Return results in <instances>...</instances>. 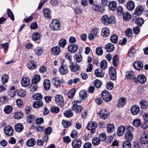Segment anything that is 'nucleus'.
Instances as JSON below:
<instances>
[{
	"mask_svg": "<svg viewBox=\"0 0 148 148\" xmlns=\"http://www.w3.org/2000/svg\"><path fill=\"white\" fill-rule=\"evenodd\" d=\"M70 63L69 67L72 72H75L79 70V66L76 63H73L72 62Z\"/></svg>",
	"mask_w": 148,
	"mask_h": 148,
	"instance_id": "nucleus-18",
	"label": "nucleus"
},
{
	"mask_svg": "<svg viewBox=\"0 0 148 148\" xmlns=\"http://www.w3.org/2000/svg\"><path fill=\"white\" fill-rule=\"evenodd\" d=\"M52 82L54 85L57 87H59L60 86V82L58 80V78L56 77L52 79Z\"/></svg>",
	"mask_w": 148,
	"mask_h": 148,
	"instance_id": "nucleus-41",
	"label": "nucleus"
},
{
	"mask_svg": "<svg viewBox=\"0 0 148 148\" xmlns=\"http://www.w3.org/2000/svg\"><path fill=\"white\" fill-rule=\"evenodd\" d=\"M139 111L140 107L138 105H136L132 106L131 109V113L133 115H137Z\"/></svg>",
	"mask_w": 148,
	"mask_h": 148,
	"instance_id": "nucleus-13",
	"label": "nucleus"
},
{
	"mask_svg": "<svg viewBox=\"0 0 148 148\" xmlns=\"http://www.w3.org/2000/svg\"><path fill=\"white\" fill-rule=\"evenodd\" d=\"M52 131V127H49L45 129V134L46 135H49L51 133Z\"/></svg>",
	"mask_w": 148,
	"mask_h": 148,
	"instance_id": "nucleus-61",
	"label": "nucleus"
},
{
	"mask_svg": "<svg viewBox=\"0 0 148 148\" xmlns=\"http://www.w3.org/2000/svg\"><path fill=\"white\" fill-rule=\"evenodd\" d=\"M66 44V41L64 39L60 40L59 42V45L62 48H64Z\"/></svg>",
	"mask_w": 148,
	"mask_h": 148,
	"instance_id": "nucleus-50",
	"label": "nucleus"
},
{
	"mask_svg": "<svg viewBox=\"0 0 148 148\" xmlns=\"http://www.w3.org/2000/svg\"><path fill=\"white\" fill-rule=\"evenodd\" d=\"M87 91L82 90L79 92V96L81 98L85 99L87 97Z\"/></svg>",
	"mask_w": 148,
	"mask_h": 148,
	"instance_id": "nucleus-38",
	"label": "nucleus"
},
{
	"mask_svg": "<svg viewBox=\"0 0 148 148\" xmlns=\"http://www.w3.org/2000/svg\"><path fill=\"white\" fill-rule=\"evenodd\" d=\"M147 78L146 77L142 74L139 75L137 77V78H134L133 79V81L136 83L137 82L140 84H143L145 83L146 81Z\"/></svg>",
	"mask_w": 148,
	"mask_h": 148,
	"instance_id": "nucleus-3",
	"label": "nucleus"
},
{
	"mask_svg": "<svg viewBox=\"0 0 148 148\" xmlns=\"http://www.w3.org/2000/svg\"><path fill=\"white\" fill-rule=\"evenodd\" d=\"M36 143L35 140L33 138H31L29 139L27 142V145L28 147L33 146Z\"/></svg>",
	"mask_w": 148,
	"mask_h": 148,
	"instance_id": "nucleus-33",
	"label": "nucleus"
},
{
	"mask_svg": "<svg viewBox=\"0 0 148 148\" xmlns=\"http://www.w3.org/2000/svg\"><path fill=\"white\" fill-rule=\"evenodd\" d=\"M127 9L129 10H133L135 8L134 2L132 1H129L127 4Z\"/></svg>",
	"mask_w": 148,
	"mask_h": 148,
	"instance_id": "nucleus-25",
	"label": "nucleus"
},
{
	"mask_svg": "<svg viewBox=\"0 0 148 148\" xmlns=\"http://www.w3.org/2000/svg\"><path fill=\"white\" fill-rule=\"evenodd\" d=\"M76 92V90L75 89H72L70 91L68 94V96L69 98L70 99L72 98L74 96L75 93Z\"/></svg>",
	"mask_w": 148,
	"mask_h": 148,
	"instance_id": "nucleus-48",
	"label": "nucleus"
},
{
	"mask_svg": "<svg viewBox=\"0 0 148 148\" xmlns=\"http://www.w3.org/2000/svg\"><path fill=\"white\" fill-rule=\"evenodd\" d=\"M40 80V76L38 75L34 76L32 79V82L33 84H37Z\"/></svg>",
	"mask_w": 148,
	"mask_h": 148,
	"instance_id": "nucleus-37",
	"label": "nucleus"
},
{
	"mask_svg": "<svg viewBox=\"0 0 148 148\" xmlns=\"http://www.w3.org/2000/svg\"><path fill=\"white\" fill-rule=\"evenodd\" d=\"M133 66L134 68L138 71L141 70L143 68V63L140 61L134 62V63Z\"/></svg>",
	"mask_w": 148,
	"mask_h": 148,
	"instance_id": "nucleus-12",
	"label": "nucleus"
},
{
	"mask_svg": "<svg viewBox=\"0 0 148 148\" xmlns=\"http://www.w3.org/2000/svg\"><path fill=\"white\" fill-rule=\"evenodd\" d=\"M100 118L103 119H106L109 116V113L106 109L101 110L99 113Z\"/></svg>",
	"mask_w": 148,
	"mask_h": 148,
	"instance_id": "nucleus-7",
	"label": "nucleus"
},
{
	"mask_svg": "<svg viewBox=\"0 0 148 148\" xmlns=\"http://www.w3.org/2000/svg\"><path fill=\"white\" fill-rule=\"evenodd\" d=\"M133 124L135 127H139L141 125V122L139 119H136L134 120Z\"/></svg>",
	"mask_w": 148,
	"mask_h": 148,
	"instance_id": "nucleus-54",
	"label": "nucleus"
},
{
	"mask_svg": "<svg viewBox=\"0 0 148 148\" xmlns=\"http://www.w3.org/2000/svg\"><path fill=\"white\" fill-rule=\"evenodd\" d=\"M126 104V99L124 97H122L119 100L117 103V106L119 108L121 107Z\"/></svg>",
	"mask_w": 148,
	"mask_h": 148,
	"instance_id": "nucleus-31",
	"label": "nucleus"
},
{
	"mask_svg": "<svg viewBox=\"0 0 148 148\" xmlns=\"http://www.w3.org/2000/svg\"><path fill=\"white\" fill-rule=\"evenodd\" d=\"M122 14L123 15V19L125 21L129 20L131 18V16L128 12H125Z\"/></svg>",
	"mask_w": 148,
	"mask_h": 148,
	"instance_id": "nucleus-52",
	"label": "nucleus"
},
{
	"mask_svg": "<svg viewBox=\"0 0 148 148\" xmlns=\"http://www.w3.org/2000/svg\"><path fill=\"white\" fill-rule=\"evenodd\" d=\"M107 66V62L106 60H102L100 63V67L103 69H105Z\"/></svg>",
	"mask_w": 148,
	"mask_h": 148,
	"instance_id": "nucleus-56",
	"label": "nucleus"
},
{
	"mask_svg": "<svg viewBox=\"0 0 148 148\" xmlns=\"http://www.w3.org/2000/svg\"><path fill=\"white\" fill-rule=\"evenodd\" d=\"M97 127V124L95 122L91 121L89 122L86 128L88 130L91 131L92 133L93 134L95 132L94 130Z\"/></svg>",
	"mask_w": 148,
	"mask_h": 148,
	"instance_id": "nucleus-4",
	"label": "nucleus"
},
{
	"mask_svg": "<svg viewBox=\"0 0 148 148\" xmlns=\"http://www.w3.org/2000/svg\"><path fill=\"white\" fill-rule=\"evenodd\" d=\"M23 125L20 123L17 124L15 126V130L18 132H20L23 131Z\"/></svg>",
	"mask_w": 148,
	"mask_h": 148,
	"instance_id": "nucleus-36",
	"label": "nucleus"
},
{
	"mask_svg": "<svg viewBox=\"0 0 148 148\" xmlns=\"http://www.w3.org/2000/svg\"><path fill=\"white\" fill-rule=\"evenodd\" d=\"M12 107L10 105H8L5 107L4 110L6 114H9L12 112Z\"/></svg>",
	"mask_w": 148,
	"mask_h": 148,
	"instance_id": "nucleus-45",
	"label": "nucleus"
},
{
	"mask_svg": "<svg viewBox=\"0 0 148 148\" xmlns=\"http://www.w3.org/2000/svg\"><path fill=\"white\" fill-rule=\"evenodd\" d=\"M109 74L112 80H114L116 79V72L115 69L113 67H110V68Z\"/></svg>",
	"mask_w": 148,
	"mask_h": 148,
	"instance_id": "nucleus-10",
	"label": "nucleus"
},
{
	"mask_svg": "<svg viewBox=\"0 0 148 148\" xmlns=\"http://www.w3.org/2000/svg\"><path fill=\"white\" fill-rule=\"evenodd\" d=\"M110 39L111 41L114 43H117L118 41V38L115 34L112 35L110 37Z\"/></svg>",
	"mask_w": 148,
	"mask_h": 148,
	"instance_id": "nucleus-55",
	"label": "nucleus"
},
{
	"mask_svg": "<svg viewBox=\"0 0 148 148\" xmlns=\"http://www.w3.org/2000/svg\"><path fill=\"white\" fill-rule=\"evenodd\" d=\"M40 36L38 32H35L32 35V38L34 41H36L40 39Z\"/></svg>",
	"mask_w": 148,
	"mask_h": 148,
	"instance_id": "nucleus-42",
	"label": "nucleus"
},
{
	"mask_svg": "<svg viewBox=\"0 0 148 148\" xmlns=\"http://www.w3.org/2000/svg\"><path fill=\"white\" fill-rule=\"evenodd\" d=\"M105 48L106 51L109 52L113 51L115 48L114 45L111 43L108 44L105 46Z\"/></svg>",
	"mask_w": 148,
	"mask_h": 148,
	"instance_id": "nucleus-20",
	"label": "nucleus"
},
{
	"mask_svg": "<svg viewBox=\"0 0 148 148\" xmlns=\"http://www.w3.org/2000/svg\"><path fill=\"white\" fill-rule=\"evenodd\" d=\"M8 15L9 17H10L12 20H14V16L12 11L9 9L7 10Z\"/></svg>",
	"mask_w": 148,
	"mask_h": 148,
	"instance_id": "nucleus-59",
	"label": "nucleus"
},
{
	"mask_svg": "<svg viewBox=\"0 0 148 148\" xmlns=\"http://www.w3.org/2000/svg\"><path fill=\"white\" fill-rule=\"evenodd\" d=\"M100 141L99 138L95 137L92 139V143L93 145L97 146L100 144Z\"/></svg>",
	"mask_w": 148,
	"mask_h": 148,
	"instance_id": "nucleus-46",
	"label": "nucleus"
},
{
	"mask_svg": "<svg viewBox=\"0 0 148 148\" xmlns=\"http://www.w3.org/2000/svg\"><path fill=\"white\" fill-rule=\"evenodd\" d=\"M5 134L8 136H11L13 134L14 130L12 126L8 125L6 126L4 128Z\"/></svg>",
	"mask_w": 148,
	"mask_h": 148,
	"instance_id": "nucleus-9",
	"label": "nucleus"
},
{
	"mask_svg": "<svg viewBox=\"0 0 148 148\" xmlns=\"http://www.w3.org/2000/svg\"><path fill=\"white\" fill-rule=\"evenodd\" d=\"M60 48L59 46H56L52 48L51 52L53 55H58L60 52Z\"/></svg>",
	"mask_w": 148,
	"mask_h": 148,
	"instance_id": "nucleus-14",
	"label": "nucleus"
},
{
	"mask_svg": "<svg viewBox=\"0 0 148 148\" xmlns=\"http://www.w3.org/2000/svg\"><path fill=\"white\" fill-rule=\"evenodd\" d=\"M23 116V114L22 112H18L14 114V117L16 119H19Z\"/></svg>",
	"mask_w": 148,
	"mask_h": 148,
	"instance_id": "nucleus-64",
	"label": "nucleus"
},
{
	"mask_svg": "<svg viewBox=\"0 0 148 148\" xmlns=\"http://www.w3.org/2000/svg\"><path fill=\"white\" fill-rule=\"evenodd\" d=\"M32 97L35 100L40 101L42 98L43 97L40 93H37L34 94L32 96Z\"/></svg>",
	"mask_w": 148,
	"mask_h": 148,
	"instance_id": "nucleus-40",
	"label": "nucleus"
},
{
	"mask_svg": "<svg viewBox=\"0 0 148 148\" xmlns=\"http://www.w3.org/2000/svg\"><path fill=\"white\" fill-rule=\"evenodd\" d=\"M125 137L127 141H130L132 139L133 135L130 131H128L125 133Z\"/></svg>",
	"mask_w": 148,
	"mask_h": 148,
	"instance_id": "nucleus-29",
	"label": "nucleus"
},
{
	"mask_svg": "<svg viewBox=\"0 0 148 148\" xmlns=\"http://www.w3.org/2000/svg\"><path fill=\"white\" fill-rule=\"evenodd\" d=\"M21 82L23 86L26 87L29 84L30 81L29 78L24 77L22 79Z\"/></svg>",
	"mask_w": 148,
	"mask_h": 148,
	"instance_id": "nucleus-15",
	"label": "nucleus"
},
{
	"mask_svg": "<svg viewBox=\"0 0 148 148\" xmlns=\"http://www.w3.org/2000/svg\"><path fill=\"white\" fill-rule=\"evenodd\" d=\"M109 8L110 10L114 11L116 10L117 7V4L114 1H110L109 4Z\"/></svg>",
	"mask_w": 148,
	"mask_h": 148,
	"instance_id": "nucleus-21",
	"label": "nucleus"
},
{
	"mask_svg": "<svg viewBox=\"0 0 148 148\" xmlns=\"http://www.w3.org/2000/svg\"><path fill=\"white\" fill-rule=\"evenodd\" d=\"M34 51L35 53L38 56L41 55L42 53V49L41 47H38L34 49Z\"/></svg>",
	"mask_w": 148,
	"mask_h": 148,
	"instance_id": "nucleus-44",
	"label": "nucleus"
},
{
	"mask_svg": "<svg viewBox=\"0 0 148 148\" xmlns=\"http://www.w3.org/2000/svg\"><path fill=\"white\" fill-rule=\"evenodd\" d=\"M94 84L97 88H100L102 84V82L101 81L98 79H95L94 82Z\"/></svg>",
	"mask_w": 148,
	"mask_h": 148,
	"instance_id": "nucleus-49",
	"label": "nucleus"
},
{
	"mask_svg": "<svg viewBox=\"0 0 148 148\" xmlns=\"http://www.w3.org/2000/svg\"><path fill=\"white\" fill-rule=\"evenodd\" d=\"M101 34L103 37L108 36L110 34L109 30L107 28H104L102 30Z\"/></svg>",
	"mask_w": 148,
	"mask_h": 148,
	"instance_id": "nucleus-34",
	"label": "nucleus"
},
{
	"mask_svg": "<svg viewBox=\"0 0 148 148\" xmlns=\"http://www.w3.org/2000/svg\"><path fill=\"white\" fill-rule=\"evenodd\" d=\"M42 105V101H39L35 102L33 104V107L35 108H38L41 107Z\"/></svg>",
	"mask_w": 148,
	"mask_h": 148,
	"instance_id": "nucleus-47",
	"label": "nucleus"
},
{
	"mask_svg": "<svg viewBox=\"0 0 148 148\" xmlns=\"http://www.w3.org/2000/svg\"><path fill=\"white\" fill-rule=\"evenodd\" d=\"M43 13L45 18H51V12L49 9L46 8L44 9Z\"/></svg>",
	"mask_w": 148,
	"mask_h": 148,
	"instance_id": "nucleus-30",
	"label": "nucleus"
},
{
	"mask_svg": "<svg viewBox=\"0 0 148 148\" xmlns=\"http://www.w3.org/2000/svg\"><path fill=\"white\" fill-rule=\"evenodd\" d=\"M143 9L141 6H138L136 8L135 10V14L136 15L139 16L141 15L143 12Z\"/></svg>",
	"mask_w": 148,
	"mask_h": 148,
	"instance_id": "nucleus-27",
	"label": "nucleus"
},
{
	"mask_svg": "<svg viewBox=\"0 0 148 148\" xmlns=\"http://www.w3.org/2000/svg\"><path fill=\"white\" fill-rule=\"evenodd\" d=\"M62 124L65 128H67L71 125V122L64 120L62 121Z\"/></svg>",
	"mask_w": 148,
	"mask_h": 148,
	"instance_id": "nucleus-62",
	"label": "nucleus"
},
{
	"mask_svg": "<svg viewBox=\"0 0 148 148\" xmlns=\"http://www.w3.org/2000/svg\"><path fill=\"white\" fill-rule=\"evenodd\" d=\"M115 17L112 16H108V15H105L102 16L101 18L102 22L106 25H108L112 23H114L115 22Z\"/></svg>",
	"mask_w": 148,
	"mask_h": 148,
	"instance_id": "nucleus-1",
	"label": "nucleus"
},
{
	"mask_svg": "<svg viewBox=\"0 0 148 148\" xmlns=\"http://www.w3.org/2000/svg\"><path fill=\"white\" fill-rule=\"evenodd\" d=\"M95 74L97 77H102L104 75V72L102 70L98 69L95 70Z\"/></svg>",
	"mask_w": 148,
	"mask_h": 148,
	"instance_id": "nucleus-23",
	"label": "nucleus"
},
{
	"mask_svg": "<svg viewBox=\"0 0 148 148\" xmlns=\"http://www.w3.org/2000/svg\"><path fill=\"white\" fill-rule=\"evenodd\" d=\"M55 101L57 104L61 107L64 105V101L62 96L60 95H57L55 97Z\"/></svg>",
	"mask_w": 148,
	"mask_h": 148,
	"instance_id": "nucleus-6",
	"label": "nucleus"
},
{
	"mask_svg": "<svg viewBox=\"0 0 148 148\" xmlns=\"http://www.w3.org/2000/svg\"><path fill=\"white\" fill-rule=\"evenodd\" d=\"M72 108L73 110L76 113L80 112L82 109V106L75 104H73Z\"/></svg>",
	"mask_w": 148,
	"mask_h": 148,
	"instance_id": "nucleus-22",
	"label": "nucleus"
},
{
	"mask_svg": "<svg viewBox=\"0 0 148 148\" xmlns=\"http://www.w3.org/2000/svg\"><path fill=\"white\" fill-rule=\"evenodd\" d=\"M92 8L94 10L102 12L104 10V9L101 6L97 4H94L92 5Z\"/></svg>",
	"mask_w": 148,
	"mask_h": 148,
	"instance_id": "nucleus-24",
	"label": "nucleus"
},
{
	"mask_svg": "<svg viewBox=\"0 0 148 148\" xmlns=\"http://www.w3.org/2000/svg\"><path fill=\"white\" fill-rule=\"evenodd\" d=\"M134 72L132 71H129L126 73V76L128 79H132L133 80L134 78H135L134 77Z\"/></svg>",
	"mask_w": 148,
	"mask_h": 148,
	"instance_id": "nucleus-35",
	"label": "nucleus"
},
{
	"mask_svg": "<svg viewBox=\"0 0 148 148\" xmlns=\"http://www.w3.org/2000/svg\"><path fill=\"white\" fill-rule=\"evenodd\" d=\"M8 76L7 75L4 74L2 77L1 81L3 84L7 83L8 80Z\"/></svg>",
	"mask_w": 148,
	"mask_h": 148,
	"instance_id": "nucleus-58",
	"label": "nucleus"
},
{
	"mask_svg": "<svg viewBox=\"0 0 148 148\" xmlns=\"http://www.w3.org/2000/svg\"><path fill=\"white\" fill-rule=\"evenodd\" d=\"M107 132L108 133H112L114 130V126L112 123H109L107 126Z\"/></svg>",
	"mask_w": 148,
	"mask_h": 148,
	"instance_id": "nucleus-26",
	"label": "nucleus"
},
{
	"mask_svg": "<svg viewBox=\"0 0 148 148\" xmlns=\"http://www.w3.org/2000/svg\"><path fill=\"white\" fill-rule=\"evenodd\" d=\"M112 63L114 66H116L118 64V56L117 55H115L113 58Z\"/></svg>",
	"mask_w": 148,
	"mask_h": 148,
	"instance_id": "nucleus-51",
	"label": "nucleus"
},
{
	"mask_svg": "<svg viewBox=\"0 0 148 148\" xmlns=\"http://www.w3.org/2000/svg\"><path fill=\"white\" fill-rule=\"evenodd\" d=\"M44 86L46 90H49L51 87V83L50 80L48 79H45L44 82Z\"/></svg>",
	"mask_w": 148,
	"mask_h": 148,
	"instance_id": "nucleus-28",
	"label": "nucleus"
},
{
	"mask_svg": "<svg viewBox=\"0 0 148 148\" xmlns=\"http://www.w3.org/2000/svg\"><path fill=\"white\" fill-rule=\"evenodd\" d=\"M141 143L143 144H145L148 143V135L145 133L143 134L140 139Z\"/></svg>",
	"mask_w": 148,
	"mask_h": 148,
	"instance_id": "nucleus-17",
	"label": "nucleus"
},
{
	"mask_svg": "<svg viewBox=\"0 0 148 148\" xmlns=\"http://www.w3.org/2000/svg\"><path fill=\"white\" fill-rule=\"evenodd\" d=\"M136 52V49L134 47H132L130 48L129 51V56L131 57H133Z\"/></svg>",
	"mask_w": 148,
	"mask_h": 148,
	"instance_id": "nucleus-43",
	"label": "nucleus"
},
{
	"mask_svg": "<svg viewBox=\"0 0 148 148\" xmlns=\"http://www.w3.org/2000/svg\"><path fill=\"white\" fill-rule=\"evenodd\" d=\"M60 26V22L57 19H54L50 23L51 29L53 31L58 30Z\"/></svg>",
	"mask_w": 148,
	"mask_h": 148,
	"instance_id": "nucleus-2",
	"label": "nucleus"
},
{
	"mask_svg": "<svg viewBox=\"0 0 148 148\" xmlns=\"http://www.w3.org/2000/svg\"><path fill=\"white\" fill-rule=\"evenodd\" d=\"M78 46L75 44H71L68 47L69 51L72 53H76L78 50Z\"/></svg>",
	"mask_w": 148,
	"mask_h": 148,
	"instance_id": "nucleus-11",
	"label": "nucleus"
},
{
	"mask_svg": "<svg viewBox=\"0 0 148 148\" xmlns=\"http://www.w3.org/2000/svg\"><path fill=\"white\" fill-rule=\"evenodd\" d=\"M101 96L103 100L107 102L110 101L112 98L111 94L108 91L106 90L102 92Z\"/></svg>",
	"mask_w": 148,
	"mask_h": 148,
	"instance_id": "nucleus-5",
	"label": "nucleus"
},
{
	"mask_svg": "<svg viewBox=\"0 0 148 148\" xmlns=\"http://www.w3.org/2000/svg\"><path fill=\"white\" fill-rule=\"evenodd\" d=\"M125 127L123 125L120 126L118 130L117 134L119 136H121L123 135L125 132Z\"/></svg>",
	"mask_w": 148,
	"mask_h": 148,
	"instance_id": "nucleus-19",
	"label": "nucleus"
},
{
	"mask_svg": "<svg viewBox=\"0 0 148 148\" xmlns=\"http://www.w3.org/2000/svg\"><path fill=\"white\" fill-rule=\"evenodd\" d=\"M36 64L33 61H31L28 63V67L30 69H34L36 68Z\"/></svg>",
	"mask_w": 148,
	"mask_h": 148,
	"instance_id": "nucleus-32",
	"label": "nucleus"
},
{
	"mask_svg": "<svg viewBox=\"0 0 148 148\" xmlns=\"http://www.w3.org/2000/svg\"><path fill=\"white\" fill-rule=\"evenodd\" d=\"M35 118L33 115H30L27 117V122L29 123H31L33 121H35Z\"/></svg>",
	"mask_w": 148,
	"mask_h": 148,
	"instance_id": "nucleus-57",
	"label": "nucleus"
},
{
	"mask_svg": "<svg viewBox=\"0 0 148 148\" xmlns=\"http://www.w3.org/2000/svg\"><path fill=\"white\" fill-rule=\"evenodd\" d=\"M144 23V21L143 18H137L136 20V23L139 26H141Z\"/></svg>",
	"mask_w": 148,
	"mask_h": 148,
	"instance_id": "nucleus-60",
	"label": "nucleus"
},
{
	"mask_svg": "<svg viewBox=\"0 0 148 148\" xmlns=\"http://www.w3.org/2000/svg\"><path fill=\"white\" fill-rule=\"evenodd\" d=\"M123 148H131V143L130 141H127L124 142L122 145Z\"/></svg>",
	"mask_w": 148,
	"mask_h": 148,
	"instance_id": "nucleus-53",
	"label": "nucleus"
},
{
	"mask_svg": "<svg viewBox=\"0 0 148 148\" xmlns=\"http://www.w3.org/2000/svg\"><path fill=\"white\" fill-rule=\"evenodd\" d=\"M82 142L81 140L79 138L74 140L72 143V147L73 148H79L81 146Z\"/></svg>",
	"mask_w": 148,
	"mask_h": 148,
	"instance_id": "nucleus-8",
	"label": "nucleus"
},
{
	"mask_svg": "<svg viewBox=\"0 0 148 148\" xmlns=\"http://www.w3.org/2000/svg\"><path fill=\"white\" fill-rule=\"evenodd\" d=\"M140 107L142 109H146L148 106L147 102L145 100H143L140 102Z\"/></svg>",
	"mask_w": 148,
	"mask_h": 148,
	"instance_id": "nucleus-39",
	"label": "nucleus"
},
{
	"mask_svg": "<svg viewBox=\"0 0 148 148\" xmlns=\"http://www.w3.org/2000/svg\"><path fill=\"white\" fill-rule=\"evenodd\" d=\"M64 115L66 117L68 118L70 117L73 116V113L70 110L67 111L64 113Z\"/></svg>",
	"mask_w": 148,
	"mask_h": 148,
	"instance_id": "nucleus-63",
	"label": "nucleus"
},
{
	"mask_svg": "<svg viewBox=\"0 0 148 148\" xmlns=\"http://www.w3.org/2000/svg\"><path fill=\"white\" fill-rule=\"evenodd\" d=\"M59 71L62 75H65L69 72L68 67L65 65H62L59 68Z\"/></svg>",
	"mask_w": 148,
	"mask_h": 148,
	"instance_id": "nucleus-16",
	"label": "nucleus"
}]
</instances>
